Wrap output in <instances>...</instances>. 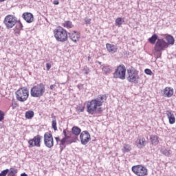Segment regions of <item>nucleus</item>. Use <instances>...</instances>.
Wrapping results in <instances>:
<instances>
[{
	"instance_id": "obj_1",
	"label": "nucleus",
	"mask_w": 176,
	"mask_h": 176,
	"mask_svg": "<svg viewBox=\"0 0 176 176\" xmlns=\"http://www.w3.org/2000/svg\"><path fill=\"white\" fill-rule=\"evenodd\" d=\"M107 100L106 95H99L96 99H94L87 102V112L89 115H94L97 111L98 107H102L104 101Z\"/></svg>"
},
{
	"instance_id": "obj_2",
	"label": "nucleus",
	"mask_w": 176,
	"mask_h": 176,
	"mask_svg": "<svg viewBox=\"0 0 176 176\" xmlns=\"http://www.w3.org/2000/svg\"><path fill=\"white\" fill-rule=\"evenodd\" d=\"M45 91L46 87H45V85L43 83H40L31 88L30 95L32 97L41 98V97L43 96Z\"/></svg>"
},
{
	"instance_id": "obj_3",
	"label": "nucleus",
	"mask_w": 176,
	"mask_h": 176,
	"mask_svg": "<svg viewBox=\"0 0 176 176\" xmlns=\"http://www.w3.org/2000/svg\"><path fill=\"white\" fill-rule=\"evenodd\" d=\"M54 36L58 42H67L68 41V34L67 30L62 27H57L54 30Z\"/></svg>"
},
{
	"instance_id": "obj_4",
	"label": "nucleus",
	"mask_w": 176,
	"mask_h": 176,
	"mask_svg": "<svg viewBox=\"0 0 176 176\" xmlns=\"http://www.w3.org/2000/svg\"><path fill=\"white\" fill-rule=\"evenodd\" d=\"M126 79L130 83H134V85L138 84L140 82V75H138V71L135 69H128Z\"/></svg>"
},
{
	"instance_id": "obj_5",
	"label": "nucleus",
	"mask_w": 176,
	"mask_h": 176,
	"mask_svg": "<svg viewBox=\"0 0 176 176\" xmlns=\"http://www.w3.org/2000/svg\"><path fill=\"white\" fill-rule=\"evenodd\" d=\"M30 96V91L27 88H21L18 89L16 92V97L18 101L21 102H24L28 100V97Z\"/></svg>"
},
{
	"instance_id": "obj_6",
	"label": "nucleus",
	"mask_w": 176,
	"mask_h": 176,
	"mask_svg": "<svg viewBox=\"0 0 176 176\" xmlns=\"http://www.w3.org/2000/svg\"><path fill=\"white\" fill-rule=\"evenodd\" d=\"M3 23L5 24L7 30H10L17 24V18L13 15L8 14L5 17Z\"/></svg>"
},
{
	"instance_id": "obj_7",
	"label": "nucleus",
	"mask_w": 176,
	"mask_h": 176,
	"mask_svg": "<svg viewBox=\"0 0 176 176\" xmlns=\"http://www.w3.org/2000/svg\"><path fill=\"white\" fill-rule=\"evenodd\" d=\"M113 78L116 79H126V67L123 65H120L113 73Z\"/></svg>"
},
{
	"instance_id": "obj_8",
	"label": "nucleus",
	"mask_w": 176,
	"mask_h": 176,
	"mask_svg": "<svg viewBox=\"0 0 176 176\" xmlns=\"http://www.w3.org/2000/svg\"><path fill=\"white\" fill-rule=\"evenodd\" d=\"M167 47H168L167 42H166L164 38H160L156 41L154 50L157 53H162V52L164 51Z\"/></svg>"
},
{
	"instance_id": "obj_9",
	"label": "nucleus",
	"mask_w": 176,
	"mask_h": 176,
	"mask_svg": "<svg viewBox=\"0 0 176 176\" xmlns=\"http://www.w3.org/2000/svg\"><path fill=\"white\" fill-rule=\"evenodd\" d=\"M132 171L138 176L148 175V169L142 165L133 166L132 167Z\"/></svg>"
},
{
	"instance_id": "obj_10",
	"label": "nucleus",
	"mask_w": 176,
	"mask_h": 176,
	"mask_svg": "<svg viewBox=\"0 0 176 176\" xmlns=\"http://www.w3.org/2000/svg\"><path fill=\"white\" fill-rule=\"evenodd\" d=\"M44 145L47 148H53L54 146V140L53 135L50 132H46L44 134Z\"/></svg>"
},
{
	"instance_id": "obj_11",
	"label": "nucleus",
	"mask_w": 176,
	"mask_h": 176,
	"mask_svg": "<svg viewBox=\"0 0 176 176\" xmlns=\"http://www.w3.org/2000/svg\"><path fill=\"white\" fill-rule=\"evenodd\" d=\"M41 140H42V136H41V135H37L34 136L32 139L28 140L29 148H34V146H37V148H41Z\"/></svg>"
},
{
	"instance_id": "obj_12",
	"label": "nucleus",
	"mask_w": 176,
	"mask_h": 176,
	"mask_svg": "<svg viewBox=\"0 0 176 176\" xmlns=\"http://www.w3.org/2000/svg\"><path fill=\"white\" fill-rule=\"evenodd\" d=\"M80 140L81 141L82 145H87V143L91 138L90 133L87 131H84L80 134Z\"/></svg>"
},
{
	"instance_id": "obj_13",
	"label": "nucleus",
	"mask_w": 176,
	"mask_h": 176,
	"mask_svg": "<svg viewBox=\"0 0 176 176\" xmlns=\"http://www.w3.org/2000/svg\"><path fill=\"white\" fill-rule=\"evenodd\" d=\"M22 17L26 23H32L34 21V15L31 12H24L22 14Z\"/></svg>"
},
{
	"instance_id": "obj_14",
	"label": "nucleus",
	"mask_w": 176,
	"mask_h": 176,
	"mask_svg": "<svg viewBox=\"0 0 176 176\" xmlns=\"http://www.w3.org/2000/svg\"><path fill=\"white\" fill-rule=\"evenodd\" d=\"M166 115L169 120L170 124H174V123H175V116H174V113H173L171 111L167 110Z\"/></svg>"
},
{
	"instance_id": "obj_15",
	"label": "nucleus",
	"mask_w": 176,
	"mask_h": 176,
	"mask_svg": "<svg viewBox=\"0 0 176 176\" xmlns=\"http://www.w3.org/2000/svg\"><path fill=\"white\" fill-rule=\"evenodd\" d=\"M106 48L107 49V51L109 52V53H112V54L118 52V47H116V45L113 44L107 43Z\"/></svg>"
},
{
	"instance_id": "obj_16",
	"label": "nucleus",
	"mask_w": 176,
	"mask_h": 176,
	"mask_svg": "<svg viewBox=\"0 0 176 176\" xmlns=\"http://www.w3.org/2000/svg\"><path fill=\"white\" fill-rule=\"evenodd\" d=\"M67 139L66 138H63L62 140H60V152H63V151H64V149H65L66 146H67V144H72V142H68L67 141Z\"/></svg>"
},
{
	"instance_id": "obj_17",
	"label": "nucleus",
	"mask_w": 176,
	"mask_h": 176,
	"mask_svg": "<svg viewBox=\"0 0 176 176\" xmlns=\"http://www.w3.org/2000/svg\"><path fill=\"white\" fill-rule=\"evenodd\" d=\"M164 94L165 97H172L173 94H174V89H173L171 87H166L164 89Z\"/></svg>"
},
{
	"instance_id": "obj_18",
	"label": "nucleus",
	"mask_w": 176,
	"mask_h": 176,
	"mask_svg": "<svg viewBox=\"0 0 176 176\" xmlns=\"http://www.w3.org/2000/svg\"><path fill=\"white\" fill-rule=\"evenodd\" d=\"M69 38L74 42V43H76L78 41H79V35L76 33V32H73L71 33H69Z\"/></svg>"
},
{
	"instance_id": "obj_19",
	"label": "nucleus",
	"mask_w": 176,
	"mask_h": 176,
	"mask_svg": "<svg viewBox=\"0 0 176 176\" xmlns=\"http://www.w3.org/2000/svg\"><path fill=\"white\" fill-rule=\"evenodd\" d=\"M136 145L139 149H142L145 146V138L138 139L136 140Z\"/></svg>"
},
{
	"instance_id": "obj_20",
	"label": "nucleus",
	"mask_w": 176,
	"mask_h": 176,
	"mask_svg": "<svg viewBox=\"0 0 176 176\" xmlns=\"http://www.w3.org/2000/svg\"><path fill=\"white\" fill-rule=\"evenodd\" d=\"M157 39H160V38H159V36H157V34H154L152 35L151 37H150L148 38V42L151 45H155V43H156V42H157Z\"/></svg>"
},
{
	"instance_id": "obj_21",
	"label": "nucleus",
	"mask_w": 176,
	"mask_h": 176,
	"mask_svg": "<svg viewBox=\"0 0 176 176\" xmlns=\"http://www.w3.org/2000/svg\"><path fill=\"white\" fill-rule=\"evenodd\" d=\"M152 145H157L159 144V137L155 135H151L150 137Z\"/></svg>"
},
{
	"instance_id": "obj_22",
	"label": "nucleus",
	"mask_w": 176,
	"mask_h": 176,
	"mask_svg": "<svg viewBox=\"0 0 176 176\" xmlns=\"http://www.w3.org/2000/svg\"><path fill=\"white\" fill-rule=\"evenodd\" d=\"M82 131V129L79 128L78 126H73L72 129V133L74 134V135H79Z\"/></svg>"
},
{
	"instance_id": "obj_23",
	"label": "nucleus",
	"mask_w": 176,
	"mask_h": 176,
	"mask_svg": "<svg viewBox=\"0 0 176 176\" xmlns=\"http://www.w3.org/2000/svg\"><path fill=\"white\" fill-rule=\"evenodd\" d=\"M17 173H19V170L16 168H10L7 174L8 176H17Z\"/></svg>"
},
{
	"instance_id": "obj_24",
	"label": "nucleus",
	"mask_w": 176,
	"mask_h": 176,
	"mask_svg": "<svg viewBox=\"0 0 176 176\" xmlns=\"http://www.w3.org/2000/svg\"><path fill=\"white\" fill-rule=\"evenodd\" d=\"M166 43L168 44V47L169 45H174L175 39L174 37L171 35H168L166 37Z\"/></svg>"
},
{
	"instance_id": "obj_25",
	"label": "nucleus",
	"mask_w": 176,
	"mask_h": 176,
	"mask_svg": "<svg viewBox=\"0 0 176 176\" xmlns=\"http://www.w3.org/2000/svg\"><path fill=\"white\" fill-rule=\"evenodd\" d=\"M35 113H34V111L29 110L25 112V118H26V119H32Z\"/></svg>"
},
{
	"instance_id": "obj_26",
	"label": "nucleus",
	"mask_w": 176,
	"mask_h": 176,
	"mask_svg": "<svg viewBox=\"0 0 176 176\" xmlns=\"http://www.w3.org/2000/svg\"><path fill=\"white\" fill-rule=\"evenodd\" d=\"M15 25H16L15 26L16 32H20V31H21V30H23V23H21V22L20 21L16 22Z\"/></svg>"
},
{
	"instance_id": "obj_27",
	"label": "nucleus",
	"mask_w": 176,
	"mask_h": 176,
	"mask_svg": "<svg viewBox=\"0 0 176 176\" xmlns=\"http://www.w3.org/2000/svg\"><path fill=\"white\" fill-rule=\"evenodd\" d=\"M63 27H65V28H72V27H74V25H72V22L71 21H65L63 23Z\"/></svg>"
},
{
	"instance_id": "obj_28",
	"label": "nucleus",
	"mask_w": 176,
	"mask_h": 176,
	"mask_svg": "<svg viewBox=\"0 0 176 176\" xmlns=\"http://www.w3.org/2000/svg\"><path fill=\"white\" fill-rule=\"evenodd\" d=\"M123 23H124V19H122L120 17H118L116 19V25H117L118 27H120V25H122Z\"/></svg>"
},
{
	"instance_id": "obj_29",
	"label": "nucleus",
	"mask_w": 176,
	"mask_h": 176,
	"mask_svg": "<svg viewBox=\"0 0 176 176\" xmlns=\"http://www.w3.org/2000/svg\"><path fill=\"white\" fill-rule=\"evenodd\" d=\"M102 70L104 72V74H105L106 75L108 74H111V68H109V66H104L102 68Z\"/></svg>"
},
{
	"instance_id": "obj_30",
	"label": "nucleus",
	"mask_w": 176,
	"mask_h": 176,
	"mask_svg": "<svg viewBox=\"0 0 176 176\" xmlns=\"http://www.w3.org/2000/svg\"><path fill=\"white\" fill-rule=\"evenodd\" d=\"M130 151H131V147L130 146V145L124 144L122 152H124V153H126V152H130Z\"/></svg>"
},
{
	"instance_id": "obj_31",
	"label": "nucleus",
	"mask_w": 176,
	"mask_h": 176,
	"mask_svg": "<svg viewBox=\"0 0 176 176\" xmlns=\"http://www.w3.org/2000/svg\"><path fill=\"white\" fill-rule=\"evenodd\" d=\"M170 152V150H167L166 148L161 149V153H162V155H164L165 156H168L169 155H171Z\"/></svg>"
},
{
	"instance_id": "obj_32",
	"label": "nucleus",
	"mask_w": 176,
	"mask_h": 176,
	"mask_svg": "<svg viewBox=\"0 0 176 176\" xmlns=\"http://www.w3.org/2000/svg\"><path fill=\"white\" fill-rule=\"evenodd\" d=\"M52 129L54 130V131H57V121L56 120V118H54L52 120Z\"/></svg>"
},
{
	"instance_id": "obj_33",
	"label": "nucleus",
	"mask_w": 176,
	"mask_h": 176,
	"mask_svg": "<svg viewBox=\"0 0 176 176\" xmlns=\"http://www.w3.org/2000/svg\"><path fill=\"white\" fill-rule=\"evenodd\" d=\"M144 73L146 74V75H150L151 76L153 75V72H152V70H151V69H145Z\"/></svg>"
},
{
	"instance_id": "obj_34",
	"label": "nucleus",
	"mask_w": 176,
	"mask_h": 176,
	"mask_svg": "<svg viewBox=\"0 0 176 176\" xmlns=\"http://www.w3.org/2000/svg\"><path fill=\"white\" fill-rule=\"evenodd\" d=\"M5 119V112L0 110V122H2Z\"/></svg>"
},
{
	"instance_id": "obj_35",
	"label": "nucleus",
	"mask_w": 176,
	"mask_h": 176,
	"mask_svg": "<svg viewBox=\"0 0 176 176\" xmlns=\"http://www.w3.org/2000/svg\"><path fill=\"white\" fill-rule=\"evenodd\" d=\"M8 173H9V169H5L1 171L0 176H6L8 175Z\"/></svg>"
},
{
	"instance_id": "obj_36",
	"label": "nucleus",
	"mask_w": 176,
	"mask_h": 176,
	"mask_svg": "<svg viewBox=\"0 0 176 176\" xmlns=\"http://www.w3.org/2000/svg\"><path fill=\"white\" fill-rule=\"evenodd\" d=\"M83 71L85 75H89V74L90 73V69L87 66H85Z\"/></svg>"
},
{
	"instance_id": "obj_37",
	"label": "nucleus",
	"mask_w": 176,
	"mask_h": 176,
	"mask_svg": "<svg viewBox=\"0 0 176 176\" xmlns=\"http://www.w3.org/2000/svg\"><path fill=\"white\" fill-rule=\"evenodd\" d=\"M85 24H90L91 23V19L89 18V17H85Z\"/></svg>"
},
{
	"instance_id": "obj_38",
	"label": "nucleus",
	"mask_w": 176,
	"mask_h": 176,
	"mask_svg": "<svg viewBox=\"0 0 176 176\" xmlns=\"http://www.w3.org/2000/svg\"><path fill=\"white\" fill-rule=\"evenodd\" d=\"M68 131H67V130H63V135H64V138H65L66 140H68L69 139V135H67Z\"/></svg>"
},
{
	"instance_id": "obj_39",
	"label": "nucleus",
	"mask_w": 176,
	"mask_h": 176,
	"mask_svg": "<svg viewBox=\"0 0 176 176\" xmlns=\"http://www.w3.org/2000/svg\"><path fill=\"white\" fill-rule=\"evenodd\" d=\"M99 108L96 107V113H102V108L100 107H98Z\"/></svg>"
},
{
	"instance_id": "obj_40",
	"label": "nucleus",
	"mask_w": 176,
	"mask_h": 176,
	"mask_svg": "<svg viewBox=\"0 0 176 176\" xmlns=\"http://www.w3.org/2000/svg\"><path fill=\"white\" fill-rule=\"evenodd\" d=\"M77 111H78V112H83L85 111V107H77Z\"/></svg>"
},
{
	"instance_id": "obj_41",
	"label": "nucleus",
	"mask_w": 176,
	"mask_h": 176,
	"mask_svg": "<svg viewBox=\"0 0 176 176\" xmlns=\"http://www.w3.org/2000/svg\"><path fill=\"white\" fill-rule=\"evenodd\" d=\"M52 68V65L50 63H46V69L49 71Z\"/></svg>"
},
{
	"instance_id": "obj_42",
	"label": "nucleus",
	"mask_w": 176,
	"mask_h": 176,
	"mask_svg": "<svg viewBox=\"0 0 176 176\" xmlns=\"http://www.w3.org/2000/svg\"><path fill=\"white\" fill-rule=\"evenodd\" d=\"M56 85L55 84L50 85V90H56Z\"/></svg>"
},
{
	"instance_id": "obj_43",
	"label": "nucleus",
	"mask_w": 176,
	"mask_h": 176,
	"mask_svg": "<svg viewBox=\"0 0 176 176\" xmlns=\"http://www.w3.org/2000/svg\"><path fill=\"white\" fill-rule=\"evenodd\" d=\"M77 87L79 89V90H82V89H83V85L82 84H78Z\"/></svg>"
},
{
	"instance_id": "obj_44",
	"label": "nucleus",
	"mask_w": 176,
	"mask_h": 176,
	"mask_svg": "<svg viewBox=\"0 0 176 176\" xmlns=\"http://www.w3.org/2000/svg\"><path fill=\"white\" fill-rule=\"evenodd\" d=\"M54 5H59L60 4V1H58V0H54L53 1Z\"/></svg>"
},
{
	"instance_id": "obj_45",
	"label": "nucleus",
	"mask_w": 176,
	"mask_h": 176,
	"mask_svg": "<svg viewBox=\"0 0 176 176\" xmlns=\"http://www.w3.org/2000/svg\"><path fill=\"white\" fill-rule=\"evenodd\" d=\"M55 140H56L57 144H58V142H61V140H60L59 137H55Z\"/></svg>"
},
{
	"instance_id": "obj_46",
	"label": "nucleus",
	"mask_w": 176,
	"mask_h": 176,
	"mask_svg": "<svg viewBox=\"0 0 176 176\" xmlns=\"http://www.w3.org/2000/svg\"><path fill=\"white\" fill-rule=\"evenodd\" d=\"M16 104L15 102L12 103V109H14V108H16Z\"/></svg>"
},
{
	"instance_id": "obj_47",
	"label": "nucleus",
	"mask_w": 176,
	"mask_h": 176,
	"mask_svg": "<svg viewBox=\"0 0 176 176\" xmlns=\"http://www.w3.org/2000/svg\"><path fill=\"white\" fill-rule=\"evenodd\" d=\"M67 135H69V138H71V137H72V135H71V131H67Z\"/></svg>"
},
{
	"instance_id": "obj_48",
	"label": "nucleus",
	"mask_w": 176,
	"mask_h": 176,
	"mask_svg": "<svg viewBox=\"0 0 176 176\" xmlns=\"http://www.w3.org/2000/svg\"><path fill=\"white\" fill-rule=\"evenodd\" d=\"M97 63L99 64V65H101L102 63L100 61H97Z\"/></svg>"
},
{
	"instance_id": "obj_49",
	"label": "nucleus",
	"mask_w": 176,
	"mask_h": 176,
	"mask_svg": "<svg viewBox=\"0 0 176 176\" xmlns=\"http://www.w3.org/2000/svg\"><path fill=\"white\" fill-rule=\"evenodd\" d=\"M6 0H0V2H5Z\"/></svg>"
},
{
	"instance_id": "obj_50",
	"label": "nucleus",
	"mask_w": 176,
	"mask_h": 176,
	"mask_svg": "<svg viewBox=\"0 0 176 176\" xmlns=\"http://www.w3.org/2000/svg\"><path fill=\"white\" fill-rule=\"evenodd\" d=\"M88 60H90V56L88 57Z\"/></svg>"
}]
</instances>
